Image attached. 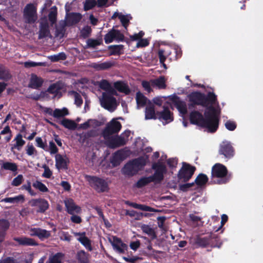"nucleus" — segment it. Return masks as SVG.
Returning <instances> with one entry per match:
<instances>
[{
    "instance_id": "4",
    "label": "nucleus",
    "mask_w": 263,
    "mask_h": 263,
    "mask_svg": "<svg viewBox=\"0 0 263 263\" xmlns=\"http://www.w3.org/2000/svg\"><path fill=\"white\" fill-rule=\"evenodd\" d=\"M146 165L144 158L139 157L127 162L122 169L123 173L129 176L137 174Z\"/></svg>"
},
{
    "instance_id": "21",
    "label": "nucleus",
    "mask_w": 263,
    "mask_h": 263,
    "mask_svg": "<svg viewBox=\"0 0 263 263\" xmlns=\"http://www.w3.org/2000/svg\"><path fill=\"white\" fill-rule=\"evenodd\" d=\"M126 157L125 152L123 149L118 150L112 155L110 162L114 166L119 165Z\"/></svg>"
},
{
    "instance_id": "16",
    "label": "nucleus",
    "mask_w": 263,
    "mask_h": 263,
    "mask_svg": "<svg viewBox=\"0 0 263 263\" xmlns=\"http://www.w3.org/2000/svg\"><path fill=\"white\" fill-rule=\"evenodd\" d=\"M111 243L114 250L118 253L123 254L125 251L127 250L128 246L123 242L121 239L116 236H112V241L110 240Z\"/></svg>"
},
{
    "instance_id": "24",
    "label": "nucleus",
    "mask_w": 263,
    "mask_h": 263,
    "mask_svg": "<svg viewBox=\"0 0 263 263\" xmlns=\"http://www.w3.org/2000/svg\"><path fill=\"white\" fill-rule=\"evenodd\" d=\"M125 204L128 205L131 207L134 208L139 209L140 210L143 211H147V212H158L159 211L158 210L155 209L151 206H147L145 204H138L135 202H132L128 200H126L124 202Z\"/></svg>"
},
{
    "instance_id": "62",
    "label": "nucleus",
    "mask_w": 263,
    "mask_h": 263,
    "mask_svg": "<svg viewBox=\"0 0 263 263\" xmlns=\"http://www.w3.org/2000/svg\"><path fill=\"white\" fill-rule=\"evenodd\" d=\"M43 167L44 168V172L42 174V176L46 178H50L52 175V172L46 165H45Z\"/></svg>"
},
{
    "instance_id": "51",
    "label": "nucleus",
    "mask_w": 263,
    "mask_h": 263,
    "mask_svg": "<svg viewBox=\"0 0 263 263\" xmlns=\"http://www.w3.org/2000/svg\"><path fill=\"white\" fill-rule=\"evenodd\" d=\"M102 41L98 39H89L87 41V44L88 47L95 48L96 46L101 45Z\"/></svg>"
},
{
    "instance_id": "45",
    "label": "nucleus",
    "mask_w": 263,
    "mask_h": 263,
    "mask_svg": "<svg viewBox=\"0 0 263 263\" xmlns=\"http://www.w3.org/2000/svg\"><path fill=\"white\" fill-rule=\"evenodd\" d=\"M124 46L123 45H110L108 47L110 50V55H120L121 54V51L123 49Z\"/></svg>"
},
{
    "instance_id": "56",
    "label": "nucleus",
    "mask_w": 263,
    "mask_h": 263,
    "mask_svg": "<svg viewBox=\"0 0 263 263\" xmlns=\"http://www.w3.org/2000/svg\"><path fill=\"white\" fill-rule=\"evenodd\" d=\"M195 183H186L184 184H181L179 185V189L182 192H187L190 189L194 186Z\"/></svg>"
},
{
    "instance_id": "33",
    "label": "nucleus",
    "mask_w": 263,
    "mask_h": 263,
    "mask_svg": "<svg viewBox=\"0 0 263 263\" xmlns=\"http://www.w3.org/2000/svg\"><path fill=\"white\" fill-rule=\"evenodd\" d=\"M171 53V51L166 48H159L158 49V55L160 63L163 65L165 68H166V66L164 63V62L166 60V57H168Z\"/></svg>"
},
{
    "instance_id": "26",
    "label": "nucleus",
    "mask_w": 263,
    "mask_h": 263,
    "mask_svg": "<svg viewBox=\"0 0 263 263\" xmlns=\"http://www.w3.org/2000/svg\"><path fill=\"white\" fill-rule=\"evenodd\" d=\"M10 227L9 221L5 219H0V243L4 241L6 232Z\"/></svg>"
},
{
    "instance_id": "7",
    "label": "nucleus",
    "mask_w": 263,
    "mask_h": 263,
    "mask_svg": "<svg viewBox=\"0 0 263 263\" xmlns=\"http://www.w3.org/2000/svg\"><path fill=\"white\" fill-rule=\"evenodd\" d=\"M152 168L155 170L152 176L155 182L160 183L164 179V175L166 173V166L161 162H154L152 164Z\"/></svg>"
},
{
    "instance_id": "29",
    "label": "nucleus",
    "mask_w": 263,
    "mask_h": 263,
    "mask_svg": "<svg viewBox=\"0 0 263 263\" xmlns=\"http://www.w3.org/2000/svg\"><path fill=\"white\" fill-rule=\"evenodd\" d=\"M23 135L18 133L16 135L13 141H15V143L12 145L11 147V151L13 152L14 149H16L18 151H20L22 147L25 144V141L23 139Z\"/></svg>"
},
{
    "instance_id": "18",
    "label": "nucleus",
    "mask_w": 263,
    "mask_h": 263,
    "mask_svg": "<svg viewBox=\"0 0 263 263\" xmlns=\"http://www.w3.org/2000/svg\"><path fill=\"white\" fill-rule=\"evenodd\" d=\"M163 108L162 111L157 112V119L160 120H164L166 123L172 122L174 120L173 113L170 110L167 106H164Z\"/></svg>"
},
{
    "instance_id": "11",
    "label": "nucleus",
    "mask_w": 263,
    "mask_h": 263,
    "mask_svg": "<svg viewBox=\"0 0 263 263\" xmlns=\"http://www.w3.org/2000/svg\"><path fill=\"white\" fill-rule=\"evenodd\" d=\"M124 35L120 30L114 28L110 29L104 36V41L106 44H109L114 40L119 42L124 41Z\"/></svg>"
},
{
    "instance_id": "31",
    "label": "nucleus",
    "mask_w": 263,
    "mask_h": 263,
    "mask_svg": "<svg viewBox=\"0 0 263 263\" xmlns=\"http://www.w3.org/2000/svg\"><path fill=\"white\" fill-rule=\"evenodd\" d=\"M114 87L118 91L124 93L125 95H129L130 90L128 86L122 81H117L114 84Z\"/></svg>"
},
{
    "instance_id": "52",
    "label": "nucleus",
    "mask_w": 263,
    "mask_h": 263,
    "mask_svg": "<svg viewBox=\"0 0 263 263\" xmlns=\"http://www.w3.org/2000/svg\"><path fill=\"white\" fill-rule=\"evenodd\" d=\"M91 31L92 30L90 26L88 25L85 26L81 31V36L83 38L86 39L89 37V36L90 35Z\"/></svg>"
},
{
    "instance_id": "63",
    "label": "nucleus",
    "mask_w": 263,
    "mask_h": 263,
    "mask_svg": "<svg viewBox=\"0 0 263 263\" xmlns=\"http://www.w3.org/2000/svg\"><path fill=\"white\" fill-rule=\"evenodd\" d=\"M149 44V41L146 39H140L137 43L136 47H145L147 46Z\"/></svg>"
},
{
    "instance_id": "43",
    "label": "nucleus",
    "mask_w": 263,
    "mask_h": 263,
    "mask_svg": "<svg viewBox=\"0 0 263 263\" xmlns=\"http://www.w3.org/2000/svg\"><path fill=\"white\" fill-rule=\"evenodd\" d=\"M64 254L61 252H58L53 256H50L48 261L46 263H62Z\"/></svg>"
},
{
    "instance_id": "39",
    "label": "nucleus",
    "mask_w": 263,
    "mask_h": 263,
    "mask_svg": "<svg viewBox=\"0 0 263 263\" xmlns=\"http://www.w3.org/2000/svg\"><path fill=\"white\" fill-rule=\"evenodd\" d=\"M88 254L84 250H80L77 252L76 258L80 263H88Z\"/></svg>"
},
{
    "instance_id": "48",
    "label": "nucleus",
    "mask_w": 263,
    "mask_h": 263,
    "mask_svg": "<svg viewBox=\"0 0 263 263\" xmlns=\"http://www.w3.org/2000/svg\"><path fill=\"white\" fill-rule=\"evenodd\" d=\"M69 93L74 96L75 104L79 107L81 106L83 104V99L81 96L78 92L74 90L69 91Z\"/></svg>"
},
{
    "instance_id": "8",
    "label": "nucleus",
    "mask_w": 263,
    "mask_h": 263,
    "mask_svg": "<svg viewBox=\"0 0 263 263\" xmlns=\"http://www.w3.org/2000/svg\"><path fill=\"white\" fill-rule=\"evenodd\" d=\"M23 15L26 23H35L37 18L36 7L32 3L27 4L24 9Z\"/></svg>"
},
{
    "instance_id": "34",
    "label": "nucleus",
    "mask_w": 263,
    "mask_h": 263,
    "mask_svg": "<svg viewBox=\"0 0 263 263\" xmlns=\"http://www.w3.org/2000/svg\"><path fill=\"white\" fill-rule=\"evenodd\" d=\"M82 18V15L80 13H71L67 18V23L70 25L78 24Z\"/></svg>"
},
{
    "instance_id": "5",
    "label": "nucleus",
    "mask_w": 263,
    "mask_h": 263,
    "mask_svg": "<svg viewBox=\"0 0 263 263\" xmlns=\"http://www.w3.org/2000/svg\"><path fill=\"white\" fill-rule=\"evenodd\" d=\"M85 178L89 185L98 193L108 192L109 189L107 181L102 178L86 175Z\"/></svg>"
},
{
    "instance_id": "57",
    "label": "nucleus",
    "mask_w": 263,
    "mask_h": 263,
    "mask_svg": "<svg viewBox=\"0 0 263 263\" xmlns=\"http://www.w3.org/2000/svg\"><path fill=\"white\" fill-rule=\"evenodd\" d=\"M111 84L109 83V82L105 79H102L101 81H100L99 84V87L104 90L106 91L110 86Z\"/></svg>"
},
{
    "instance_id": "6",
    "label": "nucleus",
    "mask_w": 263,
    "mask_h": 263,
    "mask_svg": "<svg viewBox=\"0 0 263 263\" xmlns=\"http://www.w3.org/2000/svg\"><path fill=\"white\" fill-rule=\"evenodd\" d=\"M196 167L185 162H183L182 166L179 171L177 177L179 181L182 182H187L193 175Z\"/></svg>"
},
{
    "instance_id": "19",
    "label": "nucleus",
    "mask_w": 263,
    "mask_h": 263,
    "mask_svg": "<svg viewBox=\"0 0 263 263\" xmlns=\"http://www.w3.org/2000/svg\"><path fill=\"white\" fill-rule=\"evenodd\" d=\"M75 236H79L77 238L79 241L85 248L88 250L91 251L92 250L91 240L86 236V233L83 232H73Z\"/></svg>"
},
{
    "instance_id": "54",
    "label": "nucleus",
    "mask_w": 263,
    "mask_h": 263,
    "mask_svg": "<svg viewBox=\"0 0 263 263\" xmlns=\"http://www.w3.org/2000/svg\"><path fill=\"white\" fill-rule=\"evenodd\" d=\"M23 180V176L21 174L18 175L13 179L11 185L13 186H18L22 183Z\"/></svg>"
},
{
    "instance_id": "41",
    "label": "nucleus",
    "mask_w": 263,
    "mask_h": 263,
    "mask_svg": "<svg viewBox=\"0 0 263 263\" xmlns=\"http://www.w3.org/2000/svg\"><path fill=\"white\" fill-rule=\"evenodd\" d=\"M2 170L10 171L13 172L17 170V165L16 163L10 162H4L1 166Z\"/></svg>"
},
{
    "instance_id": "1",
    "label": "nucleus",
    "mask_w": 263,
    "mask_h": 263,
    "mask_svg": "<svg viewBox=\"0 0 263 263\" xmlns=\"http://www.w3.org/2000/svg\"><path fill=\"white\" fill-rule=\"evenodd\" d=\"M191 123L207 129L210 133H215L218 128L219 113L214 106L210 105L204 112V117L198 111H192L190 114Z\"/></svg>"
},
{
    "instance_id": "10",
    "label": "nucleus",
    "mask_w": 263,
    "mask_h": 263,
    "mask_svg": "<svg viewBox=\"0 0 263 263\" xmlns=\"http://www.w3.org/2000/svg\"><path fill=\"white\" fill-rule=\"evenodd\" d=\"M101 105L104 108L110 111H113L117 106L116 99L109 94L103 92L101 100Z\"/></svg>"
},
{
    "instance_id": "20",
    "label": "nucleus",
    "mask_w": 263,
    "mask_h": 263,
    "mask_svg": "<svg viewBox=\"0 0 263 263\" xmlns=\"http://www.w3.org/2000/svg\"><path fill=\"white\" fill-rule=\"evenodd\" d=\"M69 163V160L66 155L63 157L61 154H57L55 156V166L57 169H68Z\"/></svg>"
},
{
    "instance_id": "23",
    "label": "nucleus",
    "mask_w": 263,
    "mask_h": 263,
    "mask_svg": "<svg viewBox=\"0 0 263 263\" xmlns=\"http://www.w3.org/2000/svg\"><path fill=\"white\" fill-rule=\"evenodd\" d=\"M212 238H215L216 241L219 240V238L217 236L215 237L214 236H213L212 235H210L208 237H197L195 239V243L199 247L205 248L210 244Z\"/></svg>"
},
{
    "instance_id": "25",
    "label": "nucleus",
    "mask_w": 263,
    "mask_h": 263,
    "mask_svg": "<svg viewBox=\"0 0 263 263\" xmlns=\"http://www.w3.org/2000/svg\"><path fill=\"white\" fill-rule=\"evenodd\" d=\"M43 83V80L35 74H32L28 84V87L32 89L40 88Z\"/></svg>"
},
{
    "instance_id": "15",
    "label": "nucleus",
    "mask_w": 263,
    "mask_h": 263,
    "mask_svg": "<svg viewBox=\"0 0 263 263\" xmlns=\"http://www.w3.org/2000/svg\"><path fill=\"white\" fill-rule=\"evenodd\" d=\"M170 100L172 101L180 113L183 115H185L187 114V109L186 103L184 101L181 100L178 96L174 95L171 97Z\"/></svg>"
},
{
    "instance_id": "38",
    "label": "nucleus",
    "mask_w": 263,
    "mask_h": 263,
    "mask_svg": "<svg viewBox=\"0 0 263 263\" xmlns=\"http://www.w3.org/2000/svg\"><path fill=\"white\" fill-rule=\"evenodd\" d=\"M50 31L47 24H42L39 33V39H42L49 36Z\"/></svg>"
},
{
    "instance_id": "42",
    "label": "nucleus",
    "mask_w": 263,
    "mask_h": 263,
    "mask_svg": "<svg viewBox=\"0 0 263 263\" xmlns=\"http://www.w3.org/2000/svg\"><path fill=\"white\" fill-rule=\"evenodd\" d=\"M208 176L204 174L201 173L197 176L194 183L199 186H202L208 182Z\"/></svg>"
},
{
    "instance_id": "32",
    "label": "nucleus",
    "mask_w": 263,
    "mask_h": 263,
    "mask_svg": "<svg viewBox=\"0 0 263 263\" xmlns=\"http://www.w3.org/2000/svg\"><path fill=\"white\" fill-rule=\"evenodd\" d=\"M114 65V63L111 61H106L103 63H95L92 67L97 70H104L111 68Z\"/></svg>"
},
{
    "instance_id": "30",
    "label": "nucleus",
    "mask_w": 263,
    "mask_h": 263,
    "mask_svg": "<svg viewBox=\"0 0 263 263\" xmlns=\"http://www.w3.org/2000/svg\"><path fill=\"white\" fill-rule=\"evenodd\" d=\"M14 240L17 242L19 245L26 246H35L37 243L32 238L26 237L14 238Z\"/></svg>"
},
{
    "instance_id": "22",
    "label": "nucleus",
    "mask_w": 263,
    "mask_h": 263,
    "mask_svg": "<svg viewBox=\"0 0 263 263\" xmlns=\"http://www.w3.org/2000/svg\"><path fill=\"white\" fill-rule=\"evenodd\" d=\"M12 78L10 69L5 65L0 64V80L8 82Z\"/></svg>"
},
{
    "instance_id": "58",
    "label": "nucleus",
    "mask_w": 263,
    "mask_h": 263,
    "mask_svg": "<svg viewBox=\"0 0 263 263\" xmlns=\"http://www.w3.org/2000/svg\"><path fill=\"white\" fill-rule=\"evenodd\" d=\"M72 236L68 232L62 231L60 235V239L62 240L70 242L71 240Z\"/></svg>"
},
{
    "instance_id": "49",
    "label": "nucleus",
    "mask_w": 263,
    "mask_h": 263,
    "mask_svg": "<svg viewBox=\"0 0 263 263\" xmlns=\"http://www.w3.org/2000/svg\"><path fill=\"white\" fill-rule=\"evenodd\" d=\"M97 5V1L96 0H85L84 3V11H88L92 9Z\"/></svg>"
},
{
    "instance_id": "44",
    "label": "nucleus",
    "mask_w": 263,
    "mask_h": 263,
    "mask_svg": "<svg viewBox=\"0 0 263 263\" xmlns=\"http://www.w3.org/2000/svg\"><path fill=\"white\" fill-rule=\"evenodd\" d=\"M47 58L52 62H57L61 60L63 61L66 60L67 56L64 52H61L57 54L48 56Z\"/></svg>"
},
{
    "instance_id": "37",
    "label": "nucleus",
    "mask_w": 263,
    "mask_h": 263,
    "mask_svg": "<svg viewBox=\"0 0 263 263\" xmlns=\"http://www.w3.org/2000/svg\"><path fill=\"white\" fill-rule=\"evenodd\" d=\"M60 124L70 130H74L77 126V123L74 121L67 118H64L60 122Z\"/></svg>"
},
{
    "instance_id": "50",
    "label": "nucleus",
    "mask_w": 263,
    "mask_h": 263,
    "mask_svg": "<svg viewBox=\"0 0 263 263\" xmlns=\"http://www.w3.org/2000/svg\"><path fill=\"white\" fill-rule=\"evenodd\" d=\"M61 88L57 83L51 84L47 89V91L50 94L57 95L59 92Z\"/></svg>"
},
{
    "instance_id": "64",
    "label": "nucleus",
    "mask_w": 263,
    "mask_h": 263,
    "mask_svg": "<svg viewBox=\"0 0 263 263\" xmlns=\"http://www.w3.org/2000/svg\"><path fill=\"white\" fill-rule=\"evenodd\" d=\"M0 263H18L17 260L13 257H7L0 260Z\"/></svg>"
},
{
    "instance_id": "12",
    "label": "nucleus",
    "mask_w": 263,
    "mask_h": 263,
    "mask_svg": "<svg viewBox=\"0 0 263 263\" xmlns=\"http://www.w3.org/2000/svg\"><path fill=\"white\" fill-rule=\"evenodd\" d=\"M105 140L106 145L110 148H116L122 146L126 143V140L121 136H109Z\"/></svg>"
},
{
    "instance_id": "35",
    "label": "nucleus",
    "mask_w": 263,
    "mask_h": 263,
    "mask_svg": "<svg viewBox=\"0 0 263 263\" xmlns=\"http://www.w3.org/2000/svg\"><path fill=\"white\" fill-rule=\"evenodd\" d=\"M155 182L152 177H142L135 184V186L137 188H142L151 182Z\"/></svg>"
},
{
    "instance_id": "55",
    "label": "nucleus",
    "mask_w": 263,
    "mask_h": 263,
    "mask_svg": "<svg viewBox=\"0 0 263 263\" xmlns=\"http://www.w3.org/2000/svg\"><path fill=\"white\" fill-rule=\"evenodd\" d=\"M119 18L120 19L122 26L125 28V29H127L129 23V19L128 18V16L120 14L119 16Z\"/></svg>"
},
{
    "instance_id": "40",
    "label": "nucleus",
    "mask_w": 263,
    "mask_h": 263,
    "mask_svg": "<svg viewBox=\"0 0 263 263\" xmlns=\"http://www.w3.org/2000/svg\"><path fill=\"white\" fill-rule=\"evenodd\" d=\"M166 80L164 76H160L158 78L152 81L154 85L156 86L159 89H165L166 87Z\"/></svg>"
},
{
    "instance_id": "14",
    "label": "nucleus",
    "mask_w": 263,
    "mask_h": 263,
    "mask_svg": "<svg viewBox=\"0 0 263 263\" xmlns=\"http://www.w3.org/2000/svg\"><path fill=\"white\" fill-rule=\"evenodd\" d=\"M29 204L32 207L37 206V213H44L49 209L48 202L45 199H32L29 201Z\"/></svg>"
},
{
    "instance_id": "36",
    "label": "nucleus",
    "mask_w": 263,
    "mask_h": 263,
    "mask_svg": "<svg viewBox=\"0 0 263 263\" xmlns=\"http://www.w3.org/2000/svg\"><path fill=\"white\" fill-rule=\"evenodd\" d=\"M141 229L143 233L150 236L152 239H154L157 238V235L154 230L149 226L143 224L141 226Z\"/></svg>"
},
{
    "instance_id": "17",
    "label": "nucleus",
    "mask_w": 263,
    "mask_h": 263,
    "mask_svg": "<svg viewBox=\"0 0 263 263\" xmlns=\"http://www.w3.org/2000/svg\"><path fill=\"white\" fill-rule=\"evenodd\" d=\"M64 204L67 212L70 215H73L75 213L79 214L81 212V207L77 205L74 200L71 198L65 200Z\"/></svg>"
},
{
    "instance_id": "2",
    "label": "nucleus",
    "mask_w": 263,
    "mask_h": 263,
    "mask_svg": "<svg viewBox=\"0 0 263 263\" xmlns=\"http://www.w3.org/2000/svg\"><path fill=\"white\" fill-rule=\"evenodd\" d=\"M189 108L192 109L196 105H200L206 108L210 105L218 104L217 96L213 92H209L206 95L198 91L191 92L187 95Z\"/></svg>"
},
{
    "instance_id": "13",
    "label": "nucleus",
    "mask_w": 263,
    "mask_h": 263,
    "mask_svg": "<svg viewBox=\"0 0 263 263\" xmlns=\"http://www.w3.org/2000/svg\"><path fill=\"white\" fill-rule=\"evenodd\" d=\"M218 152L220 155L230 159L234 155V148L230 142L223 141L219 146Z\"/></svg>"
},
{
    "instance_id": "46",
    "label": "nucleus",
    "mask_w": 263,
    "mask_h": 263,
    "mask_svg": "<svg viewBox=\"0 0 263 263\" xmlns=\"http://www.w3.org/2000/svg\"><path fill=\"white\" fill-rule=\"evenodd\" d=\"M136 99L137 105L141 107H143L146 105L147 100V98L140 91L136 93Z\"/></svg>"
},
{
    "instance_id": "9",
    "label": "nucleus",
    "mask_w": 263,
    "mask_h": 263,
    "mask_svg": "<svg viewBox=\"0 0 263 263\" xmlns=\"http://www.w3.org/2000/svg\"><path fill=\"white\" fill-rule=\"evenodd\" d=\"M121 127V123L113 119L109 123L107 124L106 127L103 130L102 136L105 139H106L111 135L118 133Z\"/></svg>"
},
{
    "instance_id": "53",
    "label": "nucleus",
    "mask_w": 263,
    "mask_h": 263,
    "mask_svg": "<svg viewBox=\"0 0 263 263\" xmlns=\"http://www.w3.org/2000/svg\"><path fill=\"white\" fill-rule=\"evenodd\" d=\"M54 10H51L48 14V19L52 25L55 24L57 21V11L55 7Z\"/></svg>"
},
{
    "instance_id": "47",
    "label": "nucleus",
    "mask_w": 263,
    "mask_h": 263,
    "mask_svg": "<svg viewBox=\"0 0 263 263\" xmlns=\"http://www.w3.org/2000/svg\"><path fill=\"white\" fill-rule=\"evenodd\" d=\"M32 186L42 192L44 193L48 192V189L47 186L40 181L36 180L32 184Z\"/></svg>"
},
{
    "instance_id": "27",
    "label": "nucleus",
    "mask_w": 263,
    "mask_h": 263,
    "mask_svg": "<svg viewBox=\"0 0 263 263\" xmlns=\"http://www.w3.org/2000/svg\"><path fill=\"white\" fill-rule=\"evenodd\" d=\"M31 231L32 235L37 236L41 239H46L50 236L49 231L40 228L32 229Z\"/></svg>"
},
{
    "instance_id": "59",
    "label": "nucleus",
    "mask_w": 263,
    "mask_h": 263,
    "mask_svg": "<svg viewBox=\"0 0 263 263\" xmlns=\"http://www.w3.org/2000/svg\"><path fill=\"white\" fill-rule=\"evenodd\" d=\"M44 65V64L42 62L36 63V62H32V61H28V62H25L24 63V66L26 68L33 67H36L37 66H42Z\"/></svg>"
},
{
    "instance_id": "3",
    "label": "nucleus",
    "mask_w": 263,
    "mask_h": 263,
    "mask_svg": "<svg viewBox=\"0 0 263 263\" xmlns=\"http://www.w3.org/2000/svg\"><path fill=\"white\" fill-rule=\"evenodd\" d=\"M228 173L226 166L221 163H216L212 167L211 182L218 184L227 183L229 181L227 177Z\"/></svg>"
},
{
    "instance_id": "28",
    "label": "nucleus",
    "mask_w": 263,
    "mask_h": 263,
    "mask_svg": "<svg viewBox=\"0 0 263 263\" xmlns=\"http://www.w3.org/2000/svg\"><path fill=\"white\" fill-rule=\"evenodd\" d=\"M158 118L157 112L155 111V107L153 104L151 103L149 104L145 108V119L150 120L154 119L156 120Z\"/></svg>"
},
{
    "instance_id": "60",
    "label": "nucleus",
    "mask_w": 263,
    "mask_h": 263,
    "mask_svg": "<svg viewBox=\"0 0 263 263\" xmlns=\"http://www.w3.org/2000/svg\"><path fill=\"white\" fill-rule=\"evenodd\" d=\"M225 126L229 130L233 131L236 129L237 125L235 122L229 120L225 123Z\"/></svg>"
},
{
    "instance_id": "61",
    "label": "nucleus",
    "mask_w": 263,
    "mask_h": 263,
    "mask_svg": "<svg viewBox=\"0 0 263 263\" xmlns=\"http://www.w3.org/2000/svg\"><path fill=\"white\" fill-rule=\"evenodd\" d=\"M36 142V146L42 148V149L46 150L47 146L46 142H44L41 137H36L35 139Z\"/></svg>"
}]
</instances>
